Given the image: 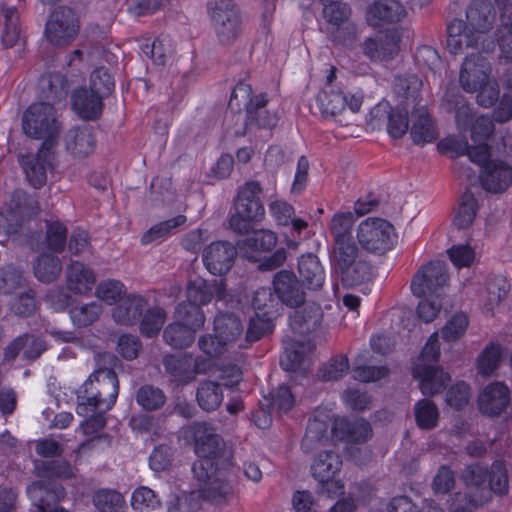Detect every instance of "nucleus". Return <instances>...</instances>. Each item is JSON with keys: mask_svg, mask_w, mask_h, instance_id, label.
<instances>
[{"mask_svg": "<svg viewBox=\"0 0 512 512\" xmlns=\"http://www.w3.org/2000/svg\"><path fill=\"white\" fill-rule=\"evenodd\" d=\"M224 399L221 385L212 380L199 383L196 391V400L199 407L206 412L217 410Z\"/></svg>", "mask_w": 512, "mask_h": 512, "instance_id": "nucleus-36", "label": "nucleus"}, {"mask_svg": "<svg viewBox=\"0 0 512 512\" xmlns=\"http://www.w3.org/2000/svg\"><path fill=\"white\" fill-rule=\"evenodd\" d=\"M415 422L422 430H432L438 425L439 410L430 399H421L414 405Z\"/></svg>", "mask_w": 512, "mask_h": 512, "instance_id": "nucleus-49", "label": "nucleus"}, {"mask_svg": "<svg viewBox=\"0 0 512 512\" xmlns=\"http://www.w3.org/2000/svg\"><path fill=\"white\" fill-rule=\"evenodd\" d=\"M342 467V459L335 451H323L317 454L311 465L312 476L317 481L335 477Z\"/></svg>", "mask_w": 512, "mask_h": 512, "instance_id": "nucleus-34", "label": "nucleus"}, {"mask_svg": "<svg viewBox=\"0 0 512 512\" xmlns=\"http://www.w3.org/2000/svg\"><path fill=\"white\" fill-rule=\"evenodd\" d=\"M354 224L355 216L352 212L334 214L329 224V231L332 237L331 243H340L354 239Z\"/></svg>", "mask_w": 512, "mask_h": 512, "instance_id": "nucleus-44", "label": "nucleus"}, {"mask_svg": "<svg viewBox=\"0 0 512 512\" xmlns=\"http://www.w3.org/2000/svg\"><path fill=\"white\" fill-rule=\"evenodd\" d=\"M95 281L93 270L81 262L74 261L66 269V286L74 294H87Z\"/></svg>", "mask_w": 512, "mask_h": 512, "instance_id": "nucleus-28", "label": "nucleus"}, {"mask_svg": "<svg viewBox=\"0 0 512 512\" xmlns=\"http://www.w3.org/2000/svg\"><path fill=\"white\" fill-rule=\"evenodd\" d=\"M102 313L103 307L96 301L75 305L69 311L73 325L78 328L91 326L98 321Z\"/></svg>", "mask_w": 512, "mask_h": 512, "instance_id": "nucleus-45", "label": "nucleus"}, {"mask_svg": "<svg viewBox=\"0 0 512 512\" xmlns=\"http://www.w3.org/2000/svg\"><path fill=\"white\" fill-rule=\"evenodd\" d=\"M295 403L294 396L291 389L287 385H279L277 389L265 396L262 400V405L269 406L271 410L278 413L288 412Z\"/></svg>", "mask_w": 512, "mask_h": 512, "instance_id": "nucleus-54", "label": "nucleus"}, {"mask_svg": "<svg viewBox=\"0 0 512 512\" xmlns=\"http://www.w3.org/2000/svg\"><path fill=\"white\" fill-rule=\"evenodd\" d=\"M27 494L36 508V512H47L51 504L65 497L64 488L50 481H35L27 487ZM49 512H67L62 507H55Z\"/></svg>", "mask_w": 512, "mask_h": 512, "instance_id": "nucleus-20", "label": "nucleus"}, {"mask_svg": "<svg viewBox=\"0 0 512 512\" xmlns=\"http://www.w3.org/2000/svg\"><path fill=\"white\" fill-rule=\"evenodd\" d=\"M478 211V204L473 193L466 191L458 201V206L454 211L453 226L458 230L469 228L475 220Z\"/></svg>", "mask_w": 512, "mask_h": 512, "instance_id": "nucleus-39", "label": "nucleus"}, {"mask_svg": "<svg viewBox=\"0 0 512 512\" xmlns=\"http://www.w3.org/2000/svg\"><path fill=\"white\" fill-rule=\"evenodd\" d=\"M500 11V23L496 30V38L502 52H509L512 43V4L503 6Z\"/></svg>", "mask_w": 512, "mask_h": 512, "instance_id": "nucleus-59", "label": "nucleus"}, {"mask_svg": "<svg viewBox=\"0 0 512 512\" xmlns=\"http://www.w3.org/2000/svg\"><path fill=\"white\" fill-rule=\"evenodd\" d=\"M496 10L490 0H472L466 8V24L481 36L495 24Z\"/></svg>", "mask_w": 512, "mask_h": 512, "instance_id": "nucleus-22", "label": "nucleus"}, {"mask_svg": "<svg viewBox=\"0 0 512 512\" xmlns=\"http://www.w3.org/2000/svg\"><path fill=\"white\" fill-rule=\"evenodd\" d=\"M272 329V321L266 316H260L259 313H256V316L250 319L244 343H240L239 347L247 348L253 342L258 341L266 334L271 333Z\"/></svg>", "mask_w": 512, "mask_h": 512, "instance_id": "nucleus-56", "label": "nucleus"}, {"mask_svg": "<svg viewBox=\"0 0 512 512\" xmlns=\"http://www.w3.org/2000/svg\"><path fill=\"white\" fill-rule=\"evenodd\" d=\"M303 285L290 270H281L273 278V289L277 298L290 308H297L305 303L306 293Z\"/></svg>", "mask_w": 512, "mask_h": 512, "instance_id": "nucleus-13", "label": "nucleus"}, {"mask_svg": "<svg viewBox=\"0 0 512 512\" xmlns=\"http://www.w3.org/2000/svg\"><path fill=\"white\" fill-rule=\"evenodd\" d=\"M195 332L179 323H170L163 331V340L174 349H185L195 340Z\"/></svg>", "mask_w": 512, "mask_h": 512, "instance_id": "nucleus-47", "label": "nucleus"}, {"mask_svg": "<svg viewBox=\"0 0 512 512\" xmlns=\"http://www.w3.org/2000/svg\"><path fill=\"white\" fill-rule=\"evenodd\" d=\"M125 293V286L117 280L101 282L96 288V297L107 304H114L119 301Z\"/></svg>", "mask_w": 512, "mask_h": 512, "instance_id": "nucleus-64", "label": "nucleus"}, {"mask_svg": "<svg viewBox=\"0 0 512 512\" xmlns=\"http://www.w3.org/2000/svg\"><path fill=\"white\" fill-rule=\"evenodd\" d=\"M323 317L320 305L316 303L308 304L303 311H295L290 316L292 325H298L301 333L317 328Z\"/></svg>", "mask_w": 512, "mask_h": 512, "instance_id": "nucleus-51", "label": "nucleus"}, {"mask_svg": "<svg viewBox=\"0 0 512 512\" xmlns=\"http://www.w3.org/2000/svg\"><path fill=\"white\" fill-rule=\"evenodd\" d=\"M328 425L326 422L317 418L310 419L306 427V433L301 442V448L304 452H311L316 444L327 439Z\"/></svg>", "mask_w": 512, "mask_h": 512, "instance_id": "nucleus-57", "label": "nucleus"}, {"mask_svg": "<svg viewBox=\"0 0 512 512\" xmlns=\"http://www.w3.org/2000/svg\"><path fill=\"white\" fill-rule=\"evenodd\" d=\"M349 370V360L345 355H339L323 364L318 370V377L323 381L341 379Z\"/></svg>", "mask_w": 512, "mask_h": 512, "instance_id": "nucleus-61", "label": "nucleus"}, {"mask_svg": "<svg viewBox=\"0 0 512 512\" xmlns=\"http://www.w3.org/2000/svg\"><path fill=\"white\" fill-rule=\"evenodd\" d=\"M412 126L410 134L417 145L430 143L437 138V132L425 107H420L412 112Z\"/></svg>", "mask_w": 512, "mask_h": 512, "instance_id": "nucleus-31", "label": "nucleus"}, {"mask_svg": "<svg viewBox=\"0 0 512 512\" xmlns=\"http://www.w3.org/2000/svg\"><path fill=\"white\" fill-rule=\"evenodd\" d=\"M103 99L89 88L81 87L73 91L71 105L80 118L96 120L102 114Z\"/></svg>", "mask_w": 512, "mask_h": 512, "instance_id": "nucleus-24", "label": "nucleus"}, {"mask_svg": "<svg viewBox=\"0 0 512 512\" xmlns=\"http://www.w3.org/2000/svg\"><path fill=\"white\" fill-rule=\"evenodd\" d=\"M354 379L361 382H375L388 375V368L385 366H372L365 365L363 357L359 355L355 359V365L353 367Z\"/></svg>", "mask_w": 512, "mask_h": 512, "instance_id": "nucleus-60", "label": "nucleus"}, {"mask_svg": "<svg viewBox=\"0 0 512 512\" xmlns=\"http://www.w3.org/2000/svg\"><path fill=\"white\" fill-rule=\"evenodd\" d=\"M137 49L154 64H166L172 60L174 46L170 35L160 33L151 43L149 38L135 39Z\"/></svg>", "mask_w": 512, "mask_h": 512, "instance_id": "nucleus-25", "label": "nucleus"}, {"mask_svg": "<svg viewBox=\"0 0 512 512\" xmlns=\"http://www.w3.org/2000/svg\"><path fill=\"white\" fill-rule=\"evenodd\" d=\"M22 130L30 138L42 139L41 146L55 147L58 144L61 125L52 103H32L23 114Z\"/></svg>", "mask_w": 512, "mask_h": 512, "instance_id": "nucleus-6", "label": "nucleus"}, {"mask_svg": "<svg viewBox=\"0 0 512 512\" xmlns=\"http://www.w3.org/2000/svg\"><path fill=\"white\" fill-rule=\"evenodd\" d=\"M277 235L266 229L255 230L246 238L239 240L237 246L243 255L252 261H257L258 252L272 250L277 244Z\"/></svg>", "mask_w": 512, "mask_h": 512, "instance_id": "nucleus-26", "label": "nucleus"}, {"mask_svg": "<svg viewBox=\"0 0 512 512\" xmlns=\"http://www.w3.org/2000/svg\"><path fill=\"white\" fill-rule=\"evenodd\" d=\"M40 96L56 103L64 99L68 94V81L60 73L43 74L38 81Z\"/></svg>", "mask_w": 512, "mask_h": 512, "instance_id": "nucleus-33", "label": "nucleus"}, {"mask_svg": "<svg viewBox=\"0 0 512 512\" xmlns=\"http://www.w3.org/2000/svg\"><path fill=\"white\" fill-rule=\"evenodd\" d=\"M95 508L99 512H123L125 498L119 492L112 489H100L92 498Z\"/></svg>", "mask_w": 512, "mask_h": 512, "instance_id": "nucleus-52", "label": "nucleus"}, {"mask_svg": "<svg viewBox=\"0 0 512 512\" xmlns=\"http://www.w3.org/2000/svg\"><path fill=\"white\" fill-rule=\"evenodd\" d=\"M163 365L166 373H168L177 384L187 385L194 381L191 355H166L163 359Z\"/></svg>", "mask_w": 512, "mask_h": 512, "instance_id": "nucleus-32", "label": "nucleus"}, {"mask_svg": "<svg viewBox=\"0 0 512 512\" xmlns=\"http://www.w3.org/2000/svg\"><path fill=\"white\" fill-rule=\"evenodd\" d=\"M447 50L450 54L463 55L462 64L488 62L495 50L494 40L481 36L462 19L455 18L447 25Z\"/></svg>", "mask_w": 512, "mask_h": 512, "instance_id": "nucleus-4", "label": "nucleus"}, {"mask_svg": "<svg viewBox=\"0 0 512 512\" xmlns=\"http://www.w3.org/2000/svg\"><path fill=\"white\" fill-rule=\"evenodd\" d=\"M243 325L235 314L220 313L214 319V331L228 344L236 341L243 332Z\"/></svg>", "mask_w": 512, "mask_h": 512, "instance_id": "nucleus-42", "label": "nucleus"}, {"mask_svg": "<svg viewBox=\"0 0 512 512\" xmlns=\"http://www.w3.org/2000/svg\"><path fill=\"white\" fill-rule=\"evenodd\" d=\"M447 265L442 261H431L422 265L411 281V291L417 297H439L448 283Z\"/></svg>", "mask_w": 512, "mask_h": 512, "instance_id": "nucleus-11", "label": "nucleus"}, {"mask_svg": "<svg viewBox=\"0 0 512 512\" xmlns=\"http://www.w3.org/2000/svg\"><path fill=\"white\" fill-rule=\"evenodd\" d=\"M96 370L77 391L78 415L90 411L110 410L116 402L119 382L116 374L118 358L110 352L97 353L94 357Z\"/></svg>", "mask_w": 512, "mask_h": 512, "instance_id": "nucleus-1", "label": "nucleus"}, {"mask_svg": "<svg viewBox=\"0 0 512 512\" xmlns=\"http://www.w3.org/2000/svg\"><path fill=\"white\" fill-rule=\"evenodd\" d=\"M53 149L54 147L41 146L35 154L28 153L19 156V164L34 188H40L46 182V171L51 165Z\"/></svg>", "mask_w": 512, "mask_h": 512, "instance_id": "nucleus-17", "label": "nucleus"}, {"mask_svg": "<svg viewBox=\"0 0 512 512\" xmlns=\"http://www.w3.org/2000/svg\"><path fill=\"white\" fill-rule=\"evenodd\" d=\"M268 98L265 94L252 96L249 84L239 82L233 89L228 107L236 118L233 127L234 136H244L252 128L272 129L277 125L278 116L267 109Z\"/></svg>", "mask_w": 512, "mask_h": 512, "instance_id": "nucleus-2", "label": "nucleus"}, {"mask_svg": "<svg viewBox=\"0 0 512 512\" xmlns=\"http://www.w3.org/2000/svg\"><path fill=\"white\" fill-rule=\"evenodd\" d=\"M186 220V216L177 215L171 219L153 225L142 235L141 243L146 245L153 242H161L171 235L176 228L185 224Z\"/></svg>", "mask_w": 512, "mask_h": 512, "instance_id": "nucleus-48", "label": "nucleus"}, {"mask_svg": "<svg viewBox=\"0 0 512 512\" xmlns=\"http://www.w3.org/2000/svg\"><path fill=\"white\" fill-rule=\"evenodd\" d=\"M214 31L223 44L234 43L242 34V15L233 0H215L209 5Z\"/></svg>", "mask_w": 512, "mask_h": 512, "instance_id": "nucleus-8", "label": "nucleus"}, {"mask_svg": "<svg viewBox=\"0 0 512 512\" xmlns=\"http://www.w3.org/2000/svg\"><path fill=\"white\" fill-rule=\"evenodd\" d=\"M80 30L75 11L67 6H58L50 14L45 25V37L53 46L69 45Z\"/></svg>", "mask_w": 512, "mask_h": 512, "instance_id": "nucleus-10", "label": "nucleus"}, {"mask_svg": "<svg viewBox=\"0 0 512 512\" xmlns=\"http://www.w3.org/2000/svg\"><path fill=\"white\" fill-rule=\"evenodd\" d=\"M329 35L331 41L344 48H352L358 41V28L352 21L330 27Z\"/></svg>", "mask_w": 512, "mask_h": 512, "instance_id": "nucleus-58", "label": "nucleus"}, {"mask_svg": "<svg viewBox=\"0 0 512 512\" xmlns=\"http://www.w3.org/2000/svg\"><path fill=\"white\" fill-rule=\"evenodd\" d=\"M115 88V80L106 66H96L90 75L89 89L102 98L110 95Z\"/></svg>", "mask_w": 512, "mask_h": 512, "instance_id": "nucleus-55", "label": "nucleus"}, {"mask_svg": "<svg viewBox=\"0 0 512 512\" xmlns=\"http://www.w3.org/2000/svg\"><path fill=\"white\" fill-rule=\"evenodd\" d=\"M407 15L403 4L398 0H375L366 11L367 23L374 27L385 24H395L402 21Z\"/></svg>", "mask_w": 512, "mask_h": 512, "instance_id": "nucleus-19", "label": "nucleus"}, {"mask_svg": "<svg viewBox=\"0 0 512 512\" xmlns=\"http://www.w3.org/2000/svg\"><path fill=\"white\" fill-rule=\"evenodd\" d=\"M334 430L342 440L357 444L366 442L372 435L371 425L364 419L354 421L337 420L334 424Z\"/></svg>", "mask_w": 512, "mask_h": 512, "instance_id": "nucleus-30", "label": "nucleus"}, {"mask_svg": "<svg viewBox=\"0 0 512 512\" xmlns=\"http://www.w3.org/2000/svg\"><path fill=\"white\" fill-rule=\"evenodd\" d=\"M510 390L501 382L487 385L480 393L478 407L481 413L489 417L500 416L510 403Z\"/></svg>", "mask_w": 512, "mask_h": 512, "instance_id": "nucleus-21", "label": "nucleus"}, {"mask_svg": "<svg viewBox=\"0 0 512 512\" xmlns=\"http://www.w3.org/2000/svg\"><path fill=\"white\" fill-rule=\"evenodd\" d=\"M321 4L323 6L322 16L330 27L351 21L352 9L343 0H321Z\"/></svg>", "mask_w": 512, "mask_h": 512, "instance_id": "nucleus-46", "label": "nucleus"}, {"mask_svg": "<svg viewBox=\"0 0 512 512\" xmlns=\"http://www.w3.org/2000/svg\"><path fill=\"white\" fill-rule=\"evenodd\" d=\"M383 111L388 116L387 131L393 138H401L408 130V112L405 108H391L388 103H379L371 111V114L378 116Z\"/></svg>", "mask_w": 512, "mask_h": 512, "instance_id": "nucleus-35", "label": "nucleus"}, {"mask_svg": "<svg viewBox=\"0 0 512 512\" xmlns=\"http://www.w3.org/2000/svg\"><path fill=\"white\" fill-rule=\"evenodd\" d=\"M440 357L438 334L433 333L420 355V362L413 368V376L419 380L424 395H435L445 389L450 376L441 369L437 362Z\"/></svg>", "mask_w": 512, "mask_h": 512, "instance_id": "nucleus-7", "label": "nucleus"}, {"mask_svg": "<svg viewBox=\"0 0 512 512\" xmlns=\"http://www.w3.org/2000/svg\"><path fill=\"white\" fill-rule=\"evenodd\" d=\"M62 264L60 259L52 254L43 253L33 264L35 277L43 283H51L60 275Z\"/></svg>", "mask_w": 512, "mask_h": 512, "instance_id": "nucleus-43", "label": "nucleus"}, {"mask_svg": "<svg viewBox=\"0 0 512 512\" xmlns=\"http://www.w3.org/2000/svg\"><path fill=\"white\" fill-rule=\"evenodd\" d=\"M490 66H463L459 74V82L467 92H475V89L487 82L490 76Z\"/></svg>", "mask_w": 512, "mask_h": 512, "instance_id": "nucleus-50", "label": "nucleus"}, {"mask_svg": "<svg viewBox=\"0 0 512 512\" xmlns=\"http://www.w3.org/2000/svg\"><path fill=\"white\" fill-rule=\"evenodd\" d=\"M133 509L138 511L153 510L161 506L158 496L148 487L136 489L130 499Z\"/></svg>", "mask_w": 512, "mask_h": 512, "instance_id": "nucleus-63", "label": "nucleus"}, {"mask_svg": "<svg viewBox=\"0 0 512 512\" xmlns=\"http://www.w3.org/2000/svg\"><path fill=\"white\" fill-rule=\"evenodd\" d=\"M136 400L145 410L153 411L160 409L164 405L166 397L161 389L145 385L138 390Z\"/></svg>", "mask_w": 512, "mask_h": 512, "instance_id": "nucleus-62", "label": "nucleus"}, {"mask_svg": "<svg viewBox=\"0 0 512 512\" xmlns=\"http://www.w3.org/2000/svg\"><path fill=\"white\" fill-rule=\"evenodd\" d=\"M269 210L278 225H292V232L300 234L308 227V223L300 218H295V210L289 203L276 200L270 203Z\"/></svg>", "mask_w": 512, "mask_h": 512, "instance_id": "nucleus-38", "label": "nucleus"}, {"mask_svg": "<svg viewBox=\"0 0 512 512\" xmlns=\"http://www.w3.org/2000/svg\"><path fill=\"white\" fill-rule=\"evenodd\" d=\"M491 154L482 163L479 180L483 189L491 193H502L512 184V168L499 159H491Z\"/></svg>", "mask_w": 512, "mask_h": 512, "instance_id": "nucleus-12", "label": "nucleus"}, {"mask_svg": "<svg viewBox=\"0 0 512 512\" xmlns=\"http://www.w3.org/2000/svg\"><path fill=\"white\" fill-rule=\"evenodd\" d=\"M357 241L363 251L381 255L394 244V227L386 220L368 218L357 228Z\"/></svg>", "mask_w": 512, "mask_h": 512, "instance_id": "nucleus-9", "label": "nucleus"}, {"mask_svg": "<svg viewBox=\"0 0 512 512\" xmlns=\"http://www.w3.org/2000/svg\"><path fill=\"white\" fill-rule=\"evenodd\" d=\"M317 103L323 116H335L345 109L347 96L341 90L327 87L318 93Z\"/></svg>", "mask_w": 512, "mask_h": 512, "instance_id": "nucleus-41", "label": "nucleus"}, {"mask_svg": "<svg viewBox=\"0 0 512 512\" xmlns=\"http://www.w3.org/2000/svg\"><path fill=\"white\" fill-rule=\"evenodd\" d=\"M236 255V248L232 244L216 241L204 248L202 259L211 274L224 275L232 268Z\"/></svg>", "mask_w": 512, "mask_h": 512, "instance_id": "nucleus-16", "label": "nucleus"}, {"mask_svg": "<svg viewBox=\"0 0 512 512\" xmlns=\"http://www.w3.org/2000/svg\"><path fill=\"white\" fill-rule=\"evenodd\" d=\"M355 239L331 243V267L345 287H355L369 282L373 277L370 262L364 259L363 250Z\"/></svg>", "mask_w": 512, "mask_h": 512, "instance_id": "nucleus-3", "label": "nucleus"}, {"mask_svg": "<svg viewBox=\"0 0 512 512\" xmlns=\"http://www.w3.org/2000/svg\"><path fill=\"white\" fill-rule=\"evenodd\" d=\"M67 151L76 157H86L95 147V139L89 126L71 128L65 135Z\"/></svg>", "mask_w": 512, "mask_h": 512, "instance_id": "nucleus-29", "label": "nucleus"}, {"mask_svg": "<svg viewBox=\"0 0 512 512\" xmlns=\"http://www.w3.org/2000/svg\"><path fill=\"white\" fill-rule=\"evenodd\" d=\"M438 149L442 153L451 152L452 157L467 155L473 163H482L490 155V146L487 143L469 146L468 142L461 138L447 137L438 144Z\"/></svg>", "mask_w": 512, "mask_h": 512, "instance_id": "nucleus-23", "label": "nucleus"}, {"mask_svg": "<svg viewBox=\"0 0 512 512\" xmlns=\"http://www.w3.org/2000/svg\"><path fill=\"white\" fill-rule=\"evenodd\" d=\"M488 475V469L479 463L467 465L461 473L460 478L466 487V491L471 493L472 502L475 506H482L491 500Z\"/></svg>", "mask_w": 512, "mask_h": 512, "instance_id": "nucleus-15", "label": "nucleus"}, {"mask_svg": "<svg viewBox=\"0 0 512 512\" xmlns=\"http://www.w3.org/2000/svg\"><path fill=\"white\" fill-rule=\"evenodd\" d=\"M187 300L198 305H207L213 297L217 301L227 302L228 293L226 291V281L224 279H215L207 281L203 278H196L188 282L186 287Z\"/></svg>", "mask_w": 512, "mask_h": 512, "instance_id": "nucleus-18", "label": "nucleus"}, {"mask_svg": "<svg viewBox=\"0 0 512 512\" xmlns=\"http://www.w3.org/2000/svg\"><path fill=\"white\" fill-rule=\"evenodd\" d=\"M195 452L199 458L217 459L224 452L225 443L209 423L196 422L191 427Z\"/></svg>", "mask_w": 512, "mask_h": 512, "instance_id": "nucleus-14", "label": "nucleus"}, {"mask_svg": "<svg viewBox=\"0 0 512 512\" xmlns=\"http://www.w3.org/2000/svg\"><path fill=\"white\" fill-rule=\"evenodd\" d=\"M298 273L307 289L318 291L323 287L326 274L320 259L315 254L307 253L299 258Z\"/></svg>", "mask_w": 512, "mask_h": 512, "instance_id": "nucleus-27", "label": "nucleus"}, {"mask_svg": "<svg viewBox=\"0 0 512 512\" xmlns=\"http://www.w3.org/2000/svg\"><path fill=\"white\" fill-rule=\"evenodd\" d=\"M0 14L4 17V29L1 35L5 47H13L22 38L20 16L16 7L0 4Z\"/></svg>", "mask_w": 512, "mask_h": 512, "instance_id": "nucleus-37", "label": "nucleus"}, {"mask_svg": "<svg viewBox=\"0 0 512 512\" xmlns=\"http://www.w3.org/2000/svg\"><path fill=\"white\" fill-rule=\"evenodd\" d=\"M166 320V312L159 306H152L145 310V314L140 318V333L152 338L156 336L163 327Z\"/></svg>", "mask_w": 512, "mask_h": 512, "instance_id": "nucleus-53", "label": "nucleus"}, {"mask_svg": "<svg viewBox=\"0 0 512 512\" xmlns=\"http://www.w3.org/2000/svg\"><path fill=\"white\" fill-rule=\"evenodd\" d=\"M174 319V322L191 328L194 331L201 329L205 323V315L201 307L188 300L176 306Z\"/></svg>", "mask_w": 512, "mask_h": 512, "instance_id": "nucleus-40", "label": "nucleus"}, {"mask_svg": "<svg viewBox=\"0 0 512 512\" xmlns=\"http://www.w3.org/2000/svg\"><path fill=\"white\" fill-rule=\"evenodd\" d=\"M263 192L260 182L249 181L240 187L234 199L235 212L229 217L230 228L238 234H248L255 223L265 216L260 200Z\"/></svg>", "mask_w": 512, "mask_h": 512, "instance_id": "nucleus-5", "label": "nucleus"}]
</instances>
